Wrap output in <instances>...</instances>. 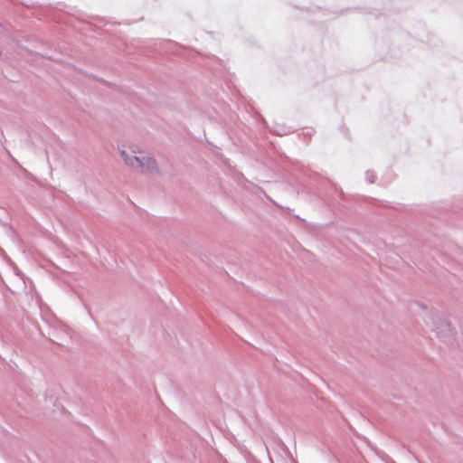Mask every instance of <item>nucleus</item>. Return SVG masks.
Returning a JSON list of instances; mask_svg holds the SVG:
<instances>
[{
    "instance_id": "f257e3e1",
    "label": "nucleus",
    "mask_w": 463,
    "mask_h": 463,
    "mask_svg": "<svg viewBox=\"0 0 463 463\" xmlns=\"http://www.w3.org/2000/svg\"><path fill=\"white\" fill-rule=\"evenodd\" d=\"M120 154L125 163L129 166L139 168L142 171H151L156 167V161L149 156L145 157L138 156L141 155L142 152L137 146L132 143L122 144Z\"/></svg>"
}]
</instances>
